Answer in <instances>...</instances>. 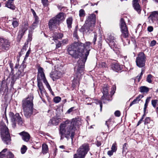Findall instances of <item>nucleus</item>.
I'll return each mask as SVG.
<instances>
[{
    "label": "nucleus",
    "instance_id": "obj_30",
    "mask_svg": "<svg viewBox=\"0 0 158 158\" xmlns=\"http://www.w3.org/2000/svg\"><path fill=\"white\" fill-rule=\"evenodd\" d=\"M72 22L73 19L72 17H69L67 19L66 23L68 28L70 29L72 27Z\"/></svg>",
    "mask_w": 158,
    "mask_h": 158
},
{
    "label": "nucleus",
    "instance_id": "obj_51",
    "mask_svg": "<svg viewBox=\"0 0 158 158\" xmlns=\"http://www.w3.org/2000/svg\"><path fill=\"white\" fill-rule=\"evenodd\" d=\"M156 41L155 40H153L151 42L150 44V46H153L156 44Z\"/></svg>",
    "mask_w": 158,
    "mask_h": 158
},
{
    "label": "nucleus",
    "instance_id": "obj_31",
    "mask_svg": "<svg viewBox=\"0 0 158 158\" xmlns=\"http://www.w3.org/2000/svg\"><path fill=\"white\" fill-rule=\"evenodd\" d=\"M113 123V122L111 121V119H109L106 121L105 124L107 126L108 128L109 129L112 126Z\"/></svg>",
    "mask_w": 158,
    "mask_h": 158
},
{
    "label": "nucleus",
    "instance_id": "obj_50",
    "mask_svg": "<svg viewBox=\"0 0 158 158\" xmlns=\"http://www.w3.org/2000/svg\"><path fill=\"white\" fill-rule=\"evenodd\" d=\"M37 86L38 88L43 86V84L40 81H37Z\"/></svg>",
    "mask_w": 158,
    "mask_h": 158
},
{
    "label": "nucleus",
    "instance_id": "obj_11",
    "mask_svg": "<svg viewBox=\"0 0 158 158\" xmlns=\"http://www.w3.org/2000/svg\"><path fill=\"white\" fill-rule=\"evenodd\" d=\"M10 45V42L6 39L0 38V48L3 51L8 50Z\"/></svg>",
    "mask_w": 158,
    "mask_h": 158
},
{
    "label": "nucleus",
    "instance_id": "obj_45",
    "mask_svg": "<svg viewBox=\"0 0 158 158\" xmlns=\"http://www.w3.org/2000/svg\"><path fill=\"white\" fill-rule=\"evenodd\" d=\"M97 34L96 33H94V38L92 42L94 44H95V42L97 40Z\"/></svg>",
    "mask_w": 158,
    "mask_h": 158
},
{
    "label": "nucleus",
    "instance_id": "obj_27",
    "mask_svg": "<svg viewBox=\"0 0 158 158\" xmlns=\"http://www.w3.org/2000/svg\"><path fill=\"white\" fill-rule=\"evenodd\" d=\"M26 31L21 29H20L19 31L17 36V39L19 41H20L23 37Z\"/></svg>",
    "mask_w": 158,
    "mask_h": 158
},
{
    "label": "nucleus",
    "instance_id": "obj_32",
    "mask_svg": "<svg viewBox=\"0 0 158 158\" xmlns=\"http://www.w3.org/2000/svg\"><path fill=\"white\" fill-rule=\"evenodd\" d=\"M149 90L148 88L146 86H142L140 87V91L142 93H147Z\"/></svg>",
    "mask_w": 158,
    "mask_h": 158
},
{
    "label": "nucleus",
    "instance_id": "obj_9",
    "mask_svg": "<svg viewBox=\"0 0 158 158\" xmlns=\"http://www.w3.org/2000/svg\"><path fill=\"white\" fill-rule=\"evenodd\" d=\"M146 57L144 53L140 52L136 57L135 62L137 66L139 68H142L145 66Z\"/></svg>",
    "mask_w": 158,
    "mask_h": 158
},
{
    "label": "nucleus",
    "instance_id": "obj_20",
    "mask_svg": "<svg viewBox=\"0 0 158 158\" xmlns=\"http://www.w3.org/2000/svg\"><path fill=\"white\" fill-rule=\"evenodd\" d=\"M25 68V67L22 65L20 67L19 70L15 74V76L18 78L21 77L23 76L24 75V69Z\"/></svg>",
    "mask_w": 158,
    "mask_h": 158
},
{
    "label": "nucleus",
    "instance_id": "obj_12",
    "mask_svg": "<svg viewBox=\"0 0 158 158\" xmlns=\"http://www.w3.org/2000/svg\"><path fill=\"white\" fill-rule=\"evenodd\" d=\"M59 25V23L54 17L50 19L48 22L49 28L50 30L52 31L56 28Z\"/></svg>",
    "mask_w": 158,
    "mask_h": 158
},
{
    "label": "nucleus",
    "instance_id": "obj_15",
    "mask_svg": "<svg viewBox=\"0 0 158 158\" xmlns=\"http://www.w3.org/2000/svg\"><path fill=\"white\" fill-rule=\"evenodd\" d=\"M62 73L60 70H56L51 74V77L52 78L53 81L60 78L62 76Z\"/></svg>",
    "mask_w": 158,
    "mask_h": 158
},
{
    "label": "nucleus",
    "instance_id": "obj_10",
    "mask_svg": "<svg viewBox=\"0 0 158 158\" xmlns=\"http://www.w3.org/2000/svg\"><path fill=\"white\" fill-rule=\"evenodd\" d=\"M120 27L122 33L121 35V38H127L128 36V31L126 23L123 18L120 19Z\"/></svg>",
    "mask_w": 158,
    "mask_h": 158
},
{
    "label": "nucleus",
    "instance_id": "obj_55",
    "mask_svg": "<svg viewBox=\"0 0 158 158\" xmlns=\"http://www.w3.org/2000/svg\"><path fill=\"white\" fill-rule=\"evenodd\" d=\"M74 107H72L70 108L67 111V113L69 114L73 111V109H74Z\"/></svg>",
    "mask_w": 158,
    "mask_h": 158
},
{
    "label": "nucleus",
    "instance_id": "obj_4",
    "mask_svg": "<svg viewBox=\"0 0 158 158\" xmlns=\"http://www.w3.org/2000/svg\"><path fill=\"white\" fill-rule=\"evenodd\" d=\"M96 22V15L94 14H90L88 17L85 23L80 30L85 33H90L93 30Z\"/></svg>",
    "mask_w": 158,
    "mask_h": 158
},
{
    "label": "nucleus",
    "instance_id": "obj_28",
    "mask_svg": "<svg viewBox=\"0 0 158 158\" xmlns=\"http://www.w3.org/2000/svg\"><path fill=\"white\" fill-rule=\"evenodd\" d=\"M28 24L27 20H24L23 22L21 29L27 31L28 28Z\"/></svg>",
    "mask_w": 158,
    "mask_h": 158
},
{
    "label": "nucleus",
    "instance_id": "obj_33",
    "mask_svg": "<svg viewBox=\"0 0 158 158\" xmlns=\"http://www.w3.org/2000/svg\"><path fill=\"white\" fill-rule=\"evenodd\" d=\"M6 153V156L7 158H14V156L10 152L8 151Z\"/></svg>",
    "mask_w": 158,
    "mask_h": 158
},
{
    "label": "nucleus",
    "instance_id": "obj_60",
    "mask_svg": "<svg viewBox=\"0 0 158 158\" xmlns=\"http://www.w3.org/2000/svg\"><path fill=\"white\" fill-rule=\"evenodd\" d=\"M148 30L149 32H151L153 30V27L152 26L148 27Z\"/></svg>",
    "mask_w": 158,
    "mask_h": 158
},
{
    "label": "nucleus",
    "instance_id": "obj_14",
    "mask_svg": "<svg viewBox=\"0 0 158 158\" xmlns=\"http://www.w3.org/2000/svg\"><path fill=\"white\" fill-rule=\"evenodd\" d=\"M109 88V87L107 85H105L104 87L102 92L103 95L101 98V100L102 101L105 100H106L107 101L109 100V96L108 94Z\"/></svg>",
    "mask_w": 158,
    "mask_h": 158
},
{
    "label": "nucleus",
    "instance_id": "obj_3",
    "mask_svg": "<svg viewBox=\"0 0 158 158\" xmlns=\"http://www.w3.org/2000/svg\"><path fill=\"white\" fill-rule=\"evenodd\" d=\"M33 96L32 94H30L25 99L22 101V106L24 114L27 118L30 117L32 114L35 115L36 112L33 109Z\"/></svg>",
    "mask_w": 158,
    "mask_h": 158
},
{
    "label": "nucleus",
    "instance_id": "obj_34",
    "mask_svg": "<svg viewBox=\"0 0 158 158\" xmlns=\"http://www.w3.org/2000/svg\"><path fill=\"white\" fill-rule=\"evenodd\" d=\"M104 100L102 102H103V103H105V102H104ZM96 102L95 103L97 104H99L100 105V111H102V101L101 100V101H100L99 100L96 99Z\"/></svg>",
    "mask_w": 158,
    "mask_h": 158
},
{
    "label": "nucleus",
    "instance_id": "obj_56",
    "mask_svg": "<svg viewBox=\"0 0 158 158\" xmlns=\"http://www.w3.org/2000/svg\"><path fill=\"white\" fill-rule=\"evenodd\" d=\"M28 42L27 41V42H26L25 43L23 47V49H24L25 50H26L27 48V45L28 44V42Z\"/></svg>",
    "mask_w": 158,
    "mask_h": 158
},
{
    "label": "nucleus",
    "instance_id": "obj_53",
    "mask_svg": "<svg viewBox=\"0 0 158 158\" xmlns=\"http://www.w3.org/2000/svg\"><path fill=\"white\" fill-rule=\"evenodd\" d=\"M148 103H147L146 102H145V104L144 105V108H143V111L144 113H145L146 110L148 106Z\"/></svg>",
    "mask_w": 158,
    "mask_h": 158
},
{
    "label": "nucleus",
    "instance_id": "obj_46",
    "mask_svg": "<svg viewBox=\"0 0 158 158\" xmlns=\"http://www.w3.org/2000/svg\"><path fill=\"white\" fill-rule=\"evenodd\" d=\"M44 6H46L48 5V0H41Z\"/></svg>",
    "mask_w": 158,
    "mask_h": 158
},
{
    "label": "nucleus",
    "instance_id": "obj_63",
    "mask_svg": "<svg viewBox=\"0 0 158 158\" xmlns=\"http://www.w3.org/2000/svg\"><path fill=\"white\" fill-rule=\"evenodd\" d=\"M151 98L150 97H148L146 100L145 102L148 103L150 101Z\"/></svg>",
    "mask_w": 158,
    "mask_h": 158
},
{
    "label": "nucleus",
    "instance_id": "obj_25",
    "mask_svg": "<svg viewBox=\"0 0 158 158\" xmlns=\"http://www.w3.org/2000/svg\"><path fill=\"white\" fill-rule=\"evenodd\" d=\"M6 6L12 10H15V7L14 4V2L9 0H8L7 1Z\"/></svg>",
    "mask_w": 158,
    "mask_h": 158
},
{
    "label": "nucleus",
    "instance_id": "obj_16",
    "mask_svg": "<svg viewBox=\"0 0 158 158\" xmlns=\"http://www.w3.org/2000/svg\"><path fill=\"white\" fill-rule=\"evenodd\" d=\"M148 19L150 23H153L156 21H158V13L156 11L153 12L150 15Z\"/></svg>",
    "mask_w": 158,
    "mask_h": 158
},
{
    "label": "nucleus",
    "instance_id": "obj_42",
    "mask_svg": "<svg viewBox=\"0 0 158 158\" xmlns=\"http://www.w3.org/2000/svg\"><path fill=\"white\" fill-rule=\"evenodd\" d=\"M61 99V98L60 97H56L54 98L53 101L55 103H58L60 101Z\"/></svg>",
    "mask_w": 158,
    "mask_h": 158
},
{
    "label": "nucleus",
    "instance_id": "obj_21",
    "mask_svg": "<svg viewBox=\"0 0 158 158\" xmlns=\"http://www.w3.org/2000/svg\"><path fill=\"white\" fill-rule=\"evenodd\" d=\"M60 24V22L63 21L65 19L64 13L60 12L56 16L54 17Z\"/></svg>",
    "mask_w": 158,
    "mask_h": 158
},
{
    "label": "nucleus",
    "instance_id": "obj_19",
    "mask_svg": "<svg viewBox=\"0 0 158 158\" xmlns=\"http://www.w3.org/2000/svg\"><path fill=\"white\" fill-rule=\"evenodd\" d=\"M19 134L22 136V138L24 141L27 142L29 141L30 136L28 133L23 131L19 133Z\"/></svg>",
    "mask_w": 158,
    "mask_h": 158
},
{
    "label": "nucleus",
    "instance_id": "obj_64",
    "mask_svg": "<svg viewBox=\"0 0 158 158\" xmlns=\"http://www.w3.org/2000/svg\"><path fill=\"white\" fill-rule=\"evenodd\" d=\"M96 144L98 147H99L101 145V142L99 141H97L96 143Z\"/></svg>",
    "mask_w": 158,
    "mask_h": 158
},
{
    "label": "nucleus",
    "instance_id": "obj_37",
    "mask_svg": "<svg viewBox=\"0 0 158 158\" xmlns=\"http://www.w3.org/2000/svg\"><path fill=\"white\" fill-rule=\"evenodd\" d=\"M144 70L142 69V70H141V72L140 73V76H138L136 77V79L137 80L138 82H139L140 81V80H141V79L143 73H144Z\"/></svg>",
    "mask_w": 158,
    "mask_h": 158
},
{
    "label": "nucleus",
    "instance_id": "obj_24",
    "mask_svg": "<svg viewBox=\"0 0 158 158\" xmlns=\"http://www.w3.org/2000/svg\"><path fill=\"white\" fill-rule=\"evenodd\" d=\"M63 36V34L61 33H55L52 35L53 40H57L61 39Z\"/></svg>",
    "mask_w": 158,
    "mask_h": 158
},
{
    "label": "nucleus",
    "instance_id": "obj_47",
    "mask_svg": "<svg viewBox=\"0 0 158 158\" xmlns=\"http://www.w3.org/2000/svg\"><path fill=\"white\" fill-rule=\"evenodd\" d=\"M31 52V49L30 48H29V49L28 50V51L27 52L24 58V60L26 59L29 56V54H30Z\"/></svg>",
    "mask_w": 158,
    "mask_h": 158
},
{
    "label": "nucleus",
    "instance_id": "obj_1",
    "mask_svg": "<svg viewBox=\"0 0 158 158\" xmlns=\"http://www.w3.org/2000/svg\"><path fill=\"white\" fill-rule=\"evenodd\" d=\"M91 44L89 42L84 44L78 41L67 46V51L69 55L75 58H81L77 61V77L80 76L81 73L83 72L85 63L92 48Z\"/></svg>",
    "mask_w": 158,
    "mask_h": 158
},
{
    "label": "nucleus",
    "instance_id": "obj_7",
    "mask_svg": "<svg viewBox=\"0 0 158 158\" xmlns=\"http://www.w3.org/2000/svg\"><path fill=\"white\" fill-rule=\"evenodd\" d=\"M11 120L12 127L15 128L16 126V122L20 126H23L24 124V121L20 116L19 113L15 114L12 112H10L9 114Z\"/></svg>",
    "mask_w": 158,
    "mask_h": 158
},
{
    "label": "nucleus",
    "instance_id": "obj_52",
    "mask_svg": "<svg viewBox=\"0 0 158 158\" xmlns=\"http://www.w3.org/2000/svg\"><path fill=\"white\" fill-rule=\"evenodd\" d=\"M123 152H125L126 150L127 149V144L126 143H124L123 146Z\"/></svg>",
    "mask_w": 158,
    "mask_h": 158
},
{
    "label": "nucleus",
    "instance_id": "obj_18",
    "mask_svg": "<svg viewBox=\"0 0 158 158\" xmlns=\"http://www.w3.org/2000/svg\"><path fill=\"white\" fill-rule=\"evenodd\" d=\"M138 0H133V6L134 9L138 12L140 14L141 9L139 4L138 2Z\"/></svg>",
    "mask_w": 158,
    "mask_h": 158
},
{
    "label": "nucleus",
    "instance_id": "obj_58",
    "mask_svg": "<svg viewBox=\"0 0 158 158\" xmlns=\"http://www.w3.org/2000/svg\"><path fill=\"white\" fill-rule=\"evenodd\" d=\"M73 36L77 39H78V36L77 34V31L75 30L73 32Z\"/></svg>",
    "mask_w": 158,
    "mask_h": 158
},
{
    "label": "nucleus",
    "instance_id": "obj_44",
    "mask_svg": "<svg viewBox=\"0 0 158 158\" xmlns=\"http://www.w3.org/2000/svg\"><path fill=\"white\" fill-rule=\"evenodd\" d=\"M158 101V100L156 99L152 100V104L154 107H156Z\"/></svg>",
    "mask_w": 158,
    "mask_h": 158
},
{
    "label": "nucleus",
    "instance_id": "obj_29",
    "mask_svg": "<svg viewBox=\"0 0 158 158\" xmlns=\"http://www.w3.org/2000/svg\"><path fill=\"white\" fill-rule=\"evenodd\" d=\"M42 152L44 154H46L48 152V145L46 144H43L42 146Z\"/></svg>",
    "mask_w": 158,
    "mask_h": 158
},
{
    "label": "nucleus",
    "instance_id": "obj_26",
    "mask_svg": "<svg viewBox=\"0 0 158 158\" xmlns=\"http://www.w3.org/2000/svg\"><path fill=\"white\" fill-rule=\"evenodd\" d=\"M143 96L142 95L139 94L136 98L130 104V106H131L133 105L138 103L139 101L141 99L143 98Z\"/></svg>",
    "mask_w": 158,
    "mask_h": 158
},
{
    "label": "nucleus",
    "instance_id": "obj_35",
    "mask_svg": "<svg viewBox=\"0 0 158 158\" xmlns=\"http://www.w3.org/2000/svg\"><path fill=\"white\" fill-rule=\"evenodd\" d=\"M7 150V149L5 148L0 152V158H4L5 157L6 154H5L4 153L6 152Z\"/></svg>",
    "mask_w": 158,
    "mask_h": 158
},
{
    "label": "nucleus",
    "instance_id": "obj_38",
    "mask_svg": "<svg viewBox=\"0 0 158 158\" xmlns=\"http://www.w3.org/2000/svg\"><path fill=\"white\" fill-rule=\"evenodd\" d=\"M153 77V76L150 74L148 75L146 78L147 81L149 83H151L152 82V79Z\"/></svg>",
    "mask_w": 158,
    "mask_h": 158
},
{
    "label": "nucleus",
    "instance_id": "obj_36",
    "mask_svg": "<svg viewBox=\"0 0 158 158\" xmlns=\"http://www.w3.org/2000/svg\"><path fill=\"white\" fill-rule=\"evenodd\" d=\"M85 13L83 9H81L79 11V15L81 17H83L85 15Z\"/></svg>",
    "mask_w": 158,
    "mask_h": 158
},
{
    "label": "nucleus",
    "instance_id": "obj_23",
    "mask_svg": "<svg viewBox=\"0 0 158 158\" xmlns=\"http://www.w3.org/2000/svg\"><path fill=\"white\" fill-rule=\"evenodd\" d=\"M144 124L147 125L149 128L152 127L154 125L153 121L151 120L149 117H147L144 120Z\"/></svg>",
    "mask_w": 158,
    "mask_h": 158
},
{
    "label": "nucleus",
    "instance_id": "obj_22",
    "mask_svg": "<svg viewBox=\"0 0 158 158\" xmlns=\"http://www.w3.org/2000/svg\"><path fill=\"white\" fill-rule=\"evenodd\" d=\"M111 66V69L117 72L121 70L122 69V66L117 63H113Z\"/></svg>",
    "mask_w": 158,
    "mask_h": 158
},
{
    "label": "nucleus",
    "instance_id": "obj_54",
    "mask_svg": "<svg viewBox=\"0 0 158 158\" xmlns=\"http://www.w3.org/2000/svg\"><path fill=\"white\" fill-rule=\"evenodd\" d=\"M114 152L112 150L109 151L107 152V154L110 156H111L113 155Z\"/></svg>",
    "mask_w": 158,
    "mask_h": 158
},
{
    "label": "nucleus",
    "instance_id": "obj_40",
    "mask_svg": "<svg viewBox=\"0 0 158 158\" xmlns=\"http://www.w3.org/2000/svg\"><path fill=\"white\" fill-rule=\"evenodd\" d=\"M27 150L26 146L24 145H23L21 149V153L22 154H24Z\"/></svg>",
    "mask_w": 158,
    "mask_h": 158
},
{
    "label": "nucleus",
    "instance_id": "obj_6",
    "mask_svg": "<svg viewBox=\"0 0 158 158\" xmlns=\"http://www.w3.org/2000/svg\"><path fill=\"white\" fill-rule=\"evenodd\" d=\"M89 150V146L88 143L83 144L77 150V153L74 155V158H84Z\"/></svg>",
    "mask_w": 158,
    "mask_h": 158
},
{
    "label": "nucleus",
    "instance_id": "obj_59",
    "mask_svg": "<svg viewBox=\"0 0 158 158\" xmlns=\"http://www.w3.org/2000/svg\"><path fill=\"white\" fill-rule=\"evenodd\" d=\"M68 39H66L62 40V42L64 44H67L68 43Z\"/></svg>",
    "mask_w": 158,
    "mask_h": 158
},
{
    "label": "nucleus",
    "instance_id": "obj_48",
    "mask_svg": "<svg viewBox=\"0 0 158 158\" xmlns=\"http://www.w3.org/2000/svg\"><path fill=\"white\" fill-rule=\"evenodd\" d=\"M100 67L105 68L106 66V63L105 62H102L99 64Z\"/></svg>",
    "mask_w": 158,
    "mask_h": 158
},
{
    "label": "nucleus",
    "instance_id": "obj_17",
    "mask_svg": "<svg viewBox=\"0 0 158 158\" xmlns=\"http://www.w3.org/2000/svg\"><path fill=\"white\" fill-rule=\"evenodd\" d=\"M60 120V118L57 117H53L51 119L48 123V126H51L52 125L53 126L57 125Z\"/></svg>",
    "mask_w": 158,
    "mask_h": 158
},
{
    "label": "nucleus",
    "instance_id": "obj_61",
    "mask_svg": "<svg viewBox=\"0 0 158 158\" xmlns=\"http://www.w3.org/2000/svg\"><path fill=\"white\" fill-rule=\"evenodd\" d=\"M30 36H31V35L29 34L28 35V38L27 40L28 42H30L32 38L31 37H30Z\"/></svg>",
    "mask_w": 158,
    "mask_h": 158
},
{
    "label": "nucleus",
    "instance_id": "obj_41",
    "mask_svg": "<svg viewBox=\"0 0 158 158\" xmlns=\"http://www.w3.org/2000/svg\"><path fill=\"white\" fill-rule=\"evenodd\" d=\"M117 150L116 144V143H114L112 144L111 148V150L114 152H115Z\"/></svg>",
    "mask_w": 158,
    "mask_h": 158
},
{
    "label": "nucleus",
    "instance_id": "obj_43",
    "mask_svg": "<svg viewBox=\"0 0 158 158\" xmlns=\"http://www.w3.org/2000/svg\"><path fill=\"white\" fill-rule=\"evenodd\" d=\"M39 89L40 90V93L42 95L43 94H44L45 93V90L44 88V87L43 86L40 87L39 88Z\"/></svg>",
    "mask_w": 158,
    "mask_h": 158
},
{
    "label": "nucleus",
    "instance_id": "obj_5",
    "mask_svg": "<svg viewBox=\"0 0 158 158\" xmlns=\"http://www.w3.org/2000/svg\"><path fill=\"white\" fill-rule=\"evenodd\" d=\"M5 122L8 124L6 117L4 118L0 123L1 136L5 143L6 144H9L10 143L11 139L9 130L6 127Z\"/></svg>",
    "mask_w": 158,
    "mask_h": 158
},
{
    "label": "nucleus",
    "instance_id": "obj_39",
    "mask_svg": "<svg viewBox=\"0 0 158 158\" xmlns=\"http://www.w3.org/2000/svg\"><path fill=\"white\" fill-rule=\"evenodd\" d=\"M12 24L14 28H15L19 26V22L16 20H13L12 21Z\"/></svg>",
    "mask_w": 158,
    "mask_h": 158
},
{
    "label": "nucleus",
    "instance_id": "obj_2",
    "mask_svg": "<svg viewBox=\"0 0 158 158\" xmlns=\"http://www.w3.org/2000/svg\"><path fill=\"white\" fill-rule=\"evenodd\" d=\"M79 123V121L73 119L71 122L67 120L61 123L59 130L60 139H63L65 137L68 139L71 138L72 141L75 135V129L78 126Z\"/></svg>",
    "mask_w": 158,
    "mask_h": 158
},
{
    "label": "nucleus",
    "instance_id": "obj_62",
    "mask_svg": "<svg viewBox=\"0 0 158 158\" xmlns=\"http://www.w3.org/2000/svg\"><path fill=\"white\" fill-rule=\"evenodd\" d=\"M116 89V87L114 86H113L112 88V93H114Z\"/></svg>",
    "mask_w": 158,
    "mask_h": 158
},
{
    "label": "nucleus",
    "instance_id": "obj_49",
    "mask_svg": "<svg viewBox=\"0 0 158 158\" xmlns=\"http://www.w3.org/2000/svg\"><path fill=\"white\" fill-rule=\"evenodd\" d=\"M120 114V112L119 110H116L114 112V115L116 117H119Z\"/></svg>",
    "mask_w": 158,
    "mask_h": 158
},
{
    "label": "nucleus",
    "instance_id": "obj_57",
    "mask_svg": "<svg viewBox=\"0 0 158 158\" xmlns=\"http://www.w3.org/2000/svg\"><path fill=\"white\" fill-rule=\"evenodd\" d=\"M61 43L60 42H59L56 45V48H60L61 46Z\"/></svg>",
    "mask_w": 158,
    "mask_h": 158
},
{
    "label": "nucleus",
    "instance_id": "obj_13",
    "mask_svg": "<svg viewBox=\"0 0 158 158\" xmlns=\"http://www.w3.org/2000/svg\"><path fill=\"white\" fill-rule=\"evenodd\" d=\"M107 42L111 48L114 51H116L117 45L115 43V39L113 36L110 35L107 39Z\"/></svg>",
    "mask_w": 158,
    "mask_h": 158
},
{
    "label": "nucleus",
    "instance_id": "obj_8",
    "mask_svg": "<svg viewBox=\"0 0 158 158\" xmlns=\"http://www.w3.org/2000/svg\"><path fill=\"white\" fill-rule=\"evenodd\" d=\"M44 69L41 67H39L38 69V74L37 76V81H43L49 90H52L51 88L46 79L44 73Z\"/></svg>",
    "mask_w": 158,
    "mask_h": 158
}]
</instances>
